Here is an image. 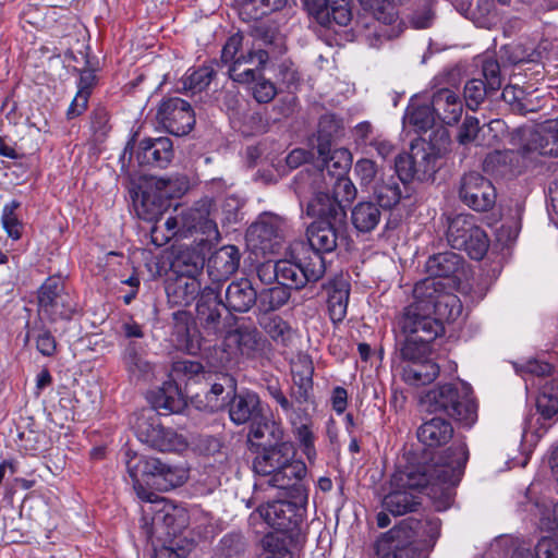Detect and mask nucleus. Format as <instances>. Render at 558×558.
<instances>
[{
	"label": "nucleus",
	"mask_w": 558,
	"mask_h": 558,
	"mask_svg": "<svg viewBox=\"0 0 558 558\" xmlns=\"http://www.w3.org/2000/svg\"><path fill=\"white\" fill-rule=\"evenodd\" d=\"M332 197L338 201L343 209L356 197V187L353 182L345 175L338 177L333 182Z\"/></svg>",
	"instance_id": "nucleus-61"
},
{
	"label": "nucleus",
	"mask_w": 558,
	"mask_h": 558,
	"mask_svg": "<svg viewBox=\"0 0 558 558\" xmlns=\"http://www.w3.org/2000/svg\"><path fill=\"white\" fill-rule=\"evenodd\" d=\"M324 289L327 292V306L329 317L333 323L342 322L347 316L350 284L343 278L329 280Z\"/></svg>",
	"instance_id": "nucleus-29"
},
{
	"label": "nucleus",
	"mask_w": 558,
	"mask_h": 558,
	"mask_svg": "<svg viewBox=\"0 0 558 558\" xmlns=\"http://www.w3.org/2000/svg\"><path fill=\"white\" fill-rule=\"evenodd\" d=\"M417 524L418 522L413 519L403 520L383 534L380 542L389 544V547L393 550L391 557H393L398 550L415 548L421 554L422 558H424L422 551L413 544Z\"/></svg>",
	"instance_id": "nucleus-32"
},
{
	"label": "nucleus",
	"mask_w": 558,
	"mask_h": 558,
	"mask_svg": "<svg viewBox=\"0 0 558 558\" xmlns=\"http://www.w3.org/2000/svg\"><path fill=\"white\" fill-rule=\"evenodd\" d=\"M411 150L417 180H426L436 171L437 155L430 144L412 143Z\"/></svg>",
	"instance_id": "nucleus-38"
},
{
	"label": "nucleus",
	"mask_w": 558,
	"mask_h": 558,
	"mask_svg": "<svg viewBox=\"0 0 558 558\" xmlns=\"http://www.w3.org/2000/svg\"><path fill=\"white\" fill-rule=\"evenodd\" d=\"M306 475V465L301 460L294 458L289 459V462L284 463L280 470L268 478V485L287 489L294 486L296 483L302 481Z\"/></svg>",
	"instance_id": "nucleus-39"
},
{
	"label": "nucleus",
	"mask_w": 558,
	"mask_h": 558,
	"mask_svg": "<svg viewBox=\"0 0 558 558\" xmlns=\"http://www.w3.org/2000/svg\"><path fill=\"white\" fill-rule=\"evenodd\" d=\"M359 2L365 11H369L384 25H390L397 20L393 0H359Z\"/></svg>",
	"instance_id": "nucleus-49"
},
{
	"label": "nucleus",
	"mask_w": 558,
	"mask_h": 558,
	"mask_svg": "<svg viewBox=\"0 0 558 558\" xmlns=\"http://www.w3.org/2000/svg\"><path fill=\"white\" fill-rule=\"evenodd\" d=\"M257 511L270 527L284 533H294L303 522L302 509L291 501L268 502Z\"/></svg>",
	"instance_id": "nucleus-17"
},
{
	"label": "nucleus",
	"mask_w": 558,
	"mask_h": 558,
	"mask_svg": "<svg viewBox=\"0 0 558 558\" xmlns=\"http://www.w3.org/2000/svg\"><path fill=\"white\" fill-rule=\"evenodd\" d=\"M20 206V202L13 199L4 205L1 215L2 227L13 240H19L22 236L23 223L15 214Z\"/></svg>",
	"instance_id": "nucleus-52"
},
{
	"label": "nucleus",
	"mask_w": 558,
	"mask_h": 558,
	"mask_svg": "<svg viewBox=\"0 0 558 558\" xmlns=\"http://www.w3.org/2000/svg\"><path fill=\"white\" fill-rule=\"evenodd\" d=\"M263 414L260 399L256 392L241 391L235 393L229 403L230 420L236 424H253Z\"/></svg>",
	"instance_id": "nucleus-24"
},
{
	"label": "nucleus",
	"mask_w": 558,
	"mask_h": 558,
	"mask_svg": "<svg viewBox=\"0 0 558 558\" xmlns=\"http://www.w3.org/2000/svg\"><path fill=\"white\" fill-rule=\"evenodd\" d=\"M162 545L155 549L154 558H186L193 548V543L186 538L161 542Z\"/></svg>",
	"instance_id": "nucleus-56"
},
{
	"label": "nucleus",
	"mask_w": 558,
	"mask_h": 558,
	"mask_svg": "<svg viewBox=\"0 0 558 558\" xmlns=\"http://www.w3.org/2000/svg\"><path fill=\"white\" fill-rule=\"evenodd\" d=\"M352 0H304L311 16L324 27L347 26L352 20Z\"/></svg>",
	"instance_id": "nucleus-18"
},
{
	"label": "nucleus",
	"mask_w": 558,
	"mask_h": 558,
	"mask_svg": "<svg viewBox=\"0 0 558 558\" xmlns=\"http://www.w3.org/2000/svg\"><path fill=\"white\" fill-rule=\"evenodd\" d=\"M317 151L322 159L320 169L314 172H300L293 181V189L295 194H304V185L307 183H320L325 177V172H327L331 179H336L338 177L345 175L347 171L351 167L352 157L350 151L345 148H337L331 150L330 145L318 143Z\"/></svg>",
	"instance_id": "nucleus-12"
},
{
	"label": "nucleus",
	"mask_w": 558,
	"mask_h": 558,
	"mask_svg": "<svg viewBox=\"0 0 558 558\" xmlns=\"http://www.w3.org/2000/svg\"><path fill=\"white\" fill-rule=\"evenodd\" d=\"M518 134L523 141L519 150H497L488 156L487 163L499 166L500 172L520 173L529 153L558 156V119L546 121L535 129H521Z\"/></svg>",
	"instance_id": "nucleus-4"
},
{
	"label": "nucleus",
	"mask_w": 558,
	"mask_h": 558,
	"mask_svg": "<svg viewBox=\"0 0 558 558\" xmlns=\"http://www.w3.org/2000/svg\"><path fill=\"white\" fill-rule=\"evenodd\" d=\"M248 440L260 448L289 442L284 439V430L280 423L267 418L264 413L251 424Z\"/></svg>",
	"instance_id": "nucleus-30"
},
{
	"label": "nucleus",
	"mask_w": 558,
	"mask_h": 558,
	"mask_svg": "<svg viewBox=\"0 0 558 558\" xmlns=\"http://www.w3.org/2000/svg\"><path fill=\"white\" fill-rule=\"evenodd\" d=\"M462 312L460 299L435 279H423L413 289V301L398 319L400 335L433 342L445 332L444 322L457 319Z\"/></svg>",
	"instance_id": "nucleus-2"
},
{
	"label": "nucleus",
	"mask_w": 558,
	"mask_h": 558,
	"mask_svg": "<svg viewBox=\"0 0 558 558\" xmlns=\"http://www.w3.org/2000/svg\"><path fill=\"white\" fill-rule=\"evenodd\" d=\"M536 409L543 421H558V380L553 379L542 387Z\"/></svg>",
	"instance_id": "nucleus-41"
},
{
	"label": "nucleus",
	"mask_w": 558,
	"mask_h": 558,
	"mask_svg": "<svg viewBox=\"0 0 558 558\" xmlns=\"http://www.w3.org/2000/svg\"><path fill=\"white\" fill-rule=\"evenodd\" d=\"M140 441L159 451H174L184 447L183 438L172 428H166L154 410H143L134 423Z\"/></svg>",
	"instance_id": "nucleus-13"
},
{
	"label": "nucleus",
	"mask_w": 558,
	"mask_h": 558,
	"mask_svg": "<svg viewBox=\"0 0 558 558\" xmlns=\"http://www.w3.org/2000/svg\"><path fill=\"white\" fill-rule=\"evenodd\" d=\"M122 361L131 378L140 379L151 372L150 364L137 353L134 342H130L125 348Z\"/></svg>",
	"instance_id": "nucleus-47"
},
{
	"label": "nucleus",
	"mask_w": 558,
	"mask_h": 558,
	"mask_svg": "<svg viewBox=\"0 0 558 558\" xmlns=\"http://www.w3.org/2000/svg\"><path fill=\"white\" fill-rule=\"evenodd\" d=\"M294 456L295 448L291 441L263 447L253 461V470L256 474L270 478Z\"/></svg>",
	"instance_id": "nucleus-20"
},
{
	"label": "nucleus",
	"mask_w": 558,
	"mask_h": 558,
	"mask_svg": "<svg viewBox=\"0 0 558 558\" xmlns=\"http://www.w3.org/2000/svg\"><path fill=\"white\" fill-rule=\"evenodd\" d=\"M468 460L466 445L458 442L448 448L436 462L398 472L393 476L398 488L384 497V509L393 515L417 511L421 506V497L416 494L418 489H426L430 498L440 499L445 508L451 499V487L460 482Z\"/></svg>",
	"instance_id": "nucleus-1"
},
{
	"label": "nucleus",
	"mask_w": 558,
	"mask_h": 558,
	"mask_svg": "<svg viewBox=\"0 0 558 558\" xmlns=\"http://www.w3.org/2000/svg\"><path fill=\"white\" fill-rule=\"evenodd\" d=\"M241 254L236 246L226 245L217 250L208 259L207 271L214 281H222L232 276L240 266Z\"/></svg>",
	"instance_id": "nucleus-25"
},
{
	"label": "nucleus",
	"mask_w": 558,
	"mask_h": 558,
	"mask_svg": "<svg viewBox=\"0 0 558 558\" xmlns=\"http://www.w3.org/2000/svg\"><path fill=\"white\" fill-rule=\"evenodd\" d=\"M338 221L324 219L313 221L307 228V240L313 251L318 253H330L338 245Z\"/></svg>",
	"instance_id": "nucleus-28"
},
{
	"label": "nucleus",
	"mask_w": 558,
	"mask_h": 558,
	"mask_svg": "<svg viewBox=\"0 0 558 558\" xmlns=\"http://www.w3.org/2000/svg\"><path fill=\"white\" fill-rule=\"evenodd\" d=\"M259 558H293L286 541L275 534H267L262 539Z\"/></svg>",
	"instance_id": "nucleus-54"
},
{
	"label": "nucleus",
	"mask_w": 558,
	"mask_h": 558,
	"mask_svg": "<svg viewBox=\"0 0 558 558\" xmlns=\"http://www.w3.org/2000/svg\"><path fill=\"white\" fill-rule=\"evenodd\" d=\"M453 436L451 423L441 417H434L422 424L417 430L421 442L428 447H438L447 444Z\"/></svg>",
	"instance_id": "nucleus-33"
},
{
	"label": "nucleus",
	"mask_w": 558,
	"mask_h": 558,
	"mask_svg": "<svg viewBox=\"0 0 558 558\" xmlns=\"http://www.w3.org/2000/svg\"><path fill=\"white\" fill-rule=\"evenodd\" d=\"M439 375V366L429 357L425 361H415L402 367V379L412 386L427 385Z\"/></svg>",
	"instance_id": "nucleus-35"
},
{
	"label": "nucleus",
	"mask_w": 558,
	"mask_h": 558,
	"mask_svg": "<svg viewBox=\"0 0 558 558\" xmlns=\"http://www.w3.org/2000/svg\"><path fill=\"white\" fill-rule=\"evenodd\" d=\"M299 262L281 259L277 262L278 283L287 289H301L306 286V275Z\"/></svg>",
	"instance_id": "nucleus-46"
},
{
	"label": "nucleus",
	"mask_w": 558,
	"mask_h": 558,
	"mask_svg": "<svg viewBox=\"0 0 558 558\" xmlns=\"http://www.w3.org/2000/svg\"><path fill=\"white\" fill-rule=\"evenodd\" d=\"M432 107L437 118L448 125L456 124L463 112L459 95L449 88H441L433 95Z\"/></svg>",
	"instance_id": "nucleus-27"
},
{
	"label": "nucleus",
	"mask_w": 558,
	"mask_h": 558,
	"mask_svg": "<svg viewBox=\"0 0 558 558\" xmlns=\"http://www.w3.org/2000/svg\"><path fill=\"white\" fill-rule=\"evenodd\" d=\"M125 464L130 476L142 475L147 484L159 490H170L183 485L189 478L187 469L162 461L156 457L140 456L128 450Z\"/></svg>",
	"instance_id": "nucleus-7"
},
{
	"label": "nucleus",
	"mask_w": 558,
	"mask_h": 558,
	"mask_svg": "<svg viewBox=\"0 0 558 558\" xmlns=\"http://www.w3.org/2000/svg\"><path fill=\"white\" fill-rule=\"evenodd\" d=\"M288 223L282 217L265 213L246 231V243L256 256L266 257L281 252L286 243Z\"/></svg>",
	"instance_id": "nucleus-9"
},
{
	"label": "nucleus",
	"mask_w": 558,
	"mask_h": 558,
	"mask_svg": "<svg viewBox=\"0 0 558 558\" xmlns=\"http://www.w3.org/2000/svg\"><path fill=\"white\" fill-rule=\"evenodd\" d=\"M459 197L473 210L487 211L494 207L497 194L490 180L472 171L461 178Z\"/></svg>",
	"instance_id": "nucleus-14"
},
{
	"label": "nucleus",
	"mask_w": 558,
	"mask_h": 558,
	"mask_svg": "<svg viewBox=\"0 0 558 558\" xmlns=\"http://www.w3.org/2000/svg\"><path fill=\"white\" fill-rule=\"evenodd\" d=\"M143 525L147 538L160 542L180 539L179 536L189 524L187 511L175 507L165 500L157 504V508L143 510Z\"/></svg>",
	"instance_id": "nucleus-10"
},
{
	"label": "nucleus",
	"mask_w": 558,
	"mask_h": 558,
	"mask_svg": "<svg viewBox=\"0 0 558 558\" xmlns=\"http://www.w3.org/2000/svg\"><path fill=\"white\" fill-rule=\"evenodd\" d=\"M264 344V339L256 327L251 325H239L229 330L223 339L226 349L235 350L241 355L254 356Z\"/></svg>",
	"instance_id": "nucleus-22"
},
{
	"label": "nucleus",
	"mask_w": 558,
	"mask_h": 558,
	"mask_svg": "<svg viewBox=\"0 0 558 558\" xmlns=\"http://www.w3.org/2000/svg\"><path fill=\"white\" fill-rule=\"evenodd\" d=\"M221 301L211 290L204 291L197 302L196 318L209 333L216 335L221 331Z\"/></svg>",
	"instance_id": "nucleus-31"
},
{
	"label": "nucleus",
	"mask_w": 558,
	"mask_h": 558,
	"mask_svg": "<svg viewBox=\"0 0 558 558\" xmlns=\"http://www.w3.org/2000/svg\"><path fill=\"white\" fill-rule=\"evenodd\" d=\"M252 95L258 104H268L277 95V88L275 84L263 76V72H259L255 82L251 83Z\"/></svg>",
	"instance_id": "nucleus-62"
},
{
	"label": "nucleus",
	"mask_w": 558,
	"mask_h": 558,
	"mask_svg": "<svg viewBox=\"0 0 558 558\" xmlns=\"http://www.w3.org/2000/svg\"><path fill=\"white\" fill-rule=\"evenodd\" d=\"M33 340L36 349L44 356H52L57 350V342L52 333L41 327H29L26 331L25 343Z\"/></svg>",
	"instance_id": "nucleus-50"
},
{
	"label": "nucleus",
	"mask_w": 558,
	"mask_h": 558,
	"mask_svg": "<svg viewBox=\"0 0 558 558\" xmlns=\"http://www.w3.org/2000/svg\"><path fill=\"white\" fill-rule=\"evenodd\" d=\"M189 187V179L182 174L143 178L132 195L137 216L147 221L157 220L168 208L169 201L181 197Z\"/></svg>",
	"instance_id": "nucleus-5"
},
{
	"label": "nucleus",
	"mask_w": 558,
	"mask_h": 558,
	"mask_svg": "<svg viewBox=\"0 0 558 558\" xmlns=\"http://www.w3.org/2000/svg\"><path fill=\"white\" fill-rule=\"evenodd\" d=\"M313 367L306 363L303 374L293 371V381L298 389L293 392L295 400L300 403L306 402L313 388Z\"/></svg>",
	"instance_id": "nucleus-59"
},
{
	"label": "nucleus",
	"mask_w": 558,
	"mask_h": 558,
	"mask_svg": "<svg viewBox=\"0 0 558 558\" xmlns=\"http://www.w3.org/2000/svg\"><path fill=\"white\" fill-rule=\"evenodd\" d=\"M446 239L448 244L464 251L472 259L481 260L487 253L489 240L471 214L447 217Z\"/></svg>",
	"instance_id": "nucleus-8"
},
{
	"label": "nucleus",
	"mask_w": 558,
	"mask_h": 558,
	"mask_svg": "<svg viewBox=\"0 0 558 558\" xmlns=\"http://www.w3.org/2000/svg\"><path fill=\"white\" fill-rule=\"evenodd\" d=\"M156 118L169 133L177 136L187 134L195 124L191 105L179 97L165 99L158 107Z\"/></svg>",
	"instance_id": "nucleus-16"
},
{
	"label": "nucleus",
	"mask_w": 558,
	"mask_h": 558,
	"mask_svg": "<svg viewBox=\"0 0 558 558\" xmlns=\"http://www.w3.org/2000/svg\"><path fill=\"white\" fill-rule=\"evenodd\" d=\"M204 373L199 362L178 360L172 363L170 376L174 381H190Z\"/></svg>",
	"instance_id": "nucleus-55"
},
{
	"label": "nucleus",
	"mask_w": 558,
	"mask_h": 558,
	"mask_svg": "<svg viewBox=\"0 0 558 558\" xmlns=\"http://www.w3.org/2000/svg\"><path fill=\"white\" fill-rule=\"evenodd\" d=\"M151 404V410L156 413L162 410L165 414H170L181 412L185 407V401L178 387L167 383L154 393Z\"/></svg>",
	"instance_id": "nucleus-37"
},
{
	"label": "nucleus",
	"mask_w": 558,
	"mask_h": 558,
	"mask_svg": "<svg viewBox=\"0 0 558 558\" xmlns=\"http://www.w3.org/2000/svg\"><path fill=\"white\" fill-rule=\"evenodd\" d=\"M216 76L213 64H205L191 73H187L183 80V87L192 93H199L206 89Z\"/></svg>",
	"instance_id": "nucleus-48"
},
{
	"label": "nucleus",
	"mask_w": 558,
	"mask_h": 558,
	"mask_svg": "<svg viewBox=\"0 0 558 558\" xmlns=\"http://www.w3.org/2000/svg\"><path fill=\"white\" fill-rule=\"evenodd\" d=\"M76 311V303L72 295L68 292L58 296L51 305L41 311L50 320L70 319Z\"/></svg>",
	"instance_id": "nucleus-51"
},
{
	"label": "nucleus",
	"mask_w": 558,
	"mask_h": 558,
	"mask_svg": "<svg viewBox=\"0 0 558 558\" xmlns=\"http://www.w3.org/2000/svg\"><path fill=\"white\" fill-rule=\"evenodd\" d=\"M536 558H558V532L542 536L535 545Z\"/></svg>",
	"instance_id": "nucleus-64"
},
{
	"label": "nucleus",
	"mask_w": 558,
	"mask_h": 558,
	"mask_svg": "<svg viewBox=\"0 0 558 558\" xmlns=\"http://www.w3.org/2000/svg\"><path fill=\"white\" fill-rule=\"evenodd\" d=\"M372 195L381 209L395 208L403 198L410 196V189L407 184L396 178L395 174L381 177L372 186Z\"/></svg>",
	"instance_id": "nucleus-21"
},
{
	"label": "nucleus",
	"mask_w": 558,
	"mask_h": 558,
	"mask_svg": "<svg viewBox=\"0 0 558 558\" xmlns=\"http://www.w3.org/2000/svg\"><path fill=\"white\" fill-rule=\"evenodd\" d=\"M64 286L59 278H48L40 287L38 293L39 311L41 312L61 294H66Z\"/></svg>",
	"instance_id": "nucleus-58"
},
{
	"label": "nucleus",
	"mask_w": 558,
	"mask_h": 558,
	"mask_svg": "<svg viewBox=\"0 0 558 558\" xmlns=\"http://www.w3.org/2000/svg\"><path fill=\"white\" fill-rule=\"evenodd\" d=\"M399 337L400 356L404 363L425 361L429 357L432 342H425L415 336L400 335Z\"/></svg>",
	"instance_id": "nucleus-45"
},
{
	"label": "nucleus",
	"mask_w": 558,
	"mask_h": 558,
	"mask_svg": "<svg viewBox=\"0 0 558 558\" xmlns=\"http://www.w3.org/2000/svg\"><path fill=\"white\" fill-rule=\"evenodd\" d=\"M178 275L168 281L166 292L169 303L189 306L198 296L202 284L198 276L203 274L204 259L199 256H184L177 260Z\"/></svg>",
	"instance_id": "nucleus-11"
},
{
	"label": "nucleus",
	"mask_w": 558,
	"mask_h": 558,
	"mask_svg": "<svg viewBox=\"0 0 558 558\" xmlns=\"http://www.w3.org/2000/svg\"><path fill=\"white\" fill-rule=\"evenodd\" d=\"M291 293L289 289L280 283L275 287L263 289L257 293V308L264 315L276 312L284 306L290 300Z\"/></svg>",
	"instance_id": "nucleus-44"
},
{
	"label": "nucleus",
	"mask_w": 558,
	"mask_h": 558,
	"mask_svg": "<svg viewBox=\"0 0 558 558\" xmlns=\"http://www.w3.org/2000/svg\"><path fill=\"white\" fill-rule=\"evenodd\" d=\"M462 260V257L453 252H442L430 256L425 264L426 271L430 276L428 279H435L444 284L440 278L454 275Z\"/></svg>",
	"instance_id": "nucleus-34"
},
{
	"label": "nucleus",
	"mask_w": 558,
	"mask_h": 558,
	"mask_svg": "<svg viewBox=\"0 0 558 558\" xmlns=\"http://www.w3.org/2000/svg\"><path fill=\"white\" fill-rule=\"evenodd\" d=\"M435 117L437 116L433 107L427 105L417 106L408 112L409 123L421 132H425L434 125Z\"/></svg>",
	"instance_id": "nucleus-60"
},
{
	"label": "nucleus",
	"mask_w": 558,
	"mask_h": 558,
	"mask_svg": "<svg viewBox=\"0 0 558 558\" xmlns=\"http://www.w3.org/2000/svg\"><path fill=\"white\" fill-rule=\"evenodd\" d=\"M217 215L218 209L214 199L202 198L192 207L182 210L183 227L187 229L189 235L201 233L206 241L218 240Z\"/></svg>",
	"instance_id": "nucleus-15"
},
{
	"label": "nucleus",
	"mask_w": 558,
	"mask_h": 558,
	"mask_svg": "<svg viewBox=\"0 0 558 558\" xmlns=\"http://www.w3.org/2000/svg\"><path fill=\"white\" fill-rule=\"evenodd\" d=\"M299 265L302 268V272L306 275V281H317L325 274L326 266L324 257L320 253L315 251H310L307 255L300 258Z\"/></svg>",
	"instance_id": "nucleus-53"
},
{
	"label": "nucleus",
	"mask_w": 558,
	"mask_h": 558,
	"mask_svg": "<svg viewBox=\"0 0 558 558\" xmlns=\"http://www.w3.org/2000/svg\"><path fill=\"white\" fill-rule=\"evenodd\" d=\"M252 43L244 44L241 33L231 35L222 47L220 62L228 66L229 77L239 84L248 85L256 81L271 56L283 51V39L271 28L256 26Z\"/></svg>",
	"instance_id": "nucleus-3"
},
{
	"label": "nucleus",
	"mask_w": 558,
	"mask_h": 558,
	"mask_svg": "<svg viewBox=\"0 0 558 558\" xmlns=\"http://www.w3.org/2000/svg\"><path fill=\"white\" fill-rule=\"evenodd\" d=\"M159 218L157 220H153L155 225L150 230L151 242L157 246H162L168 243L173 236L186 238L189 236L187 229L183 227L182 221V210L175 215L170 216L166 219L162 227L166 229V232L161 231V226L158 225Z\"/></svg>",
	"instance_id": "nucleus-40"
},
{
	"label": "nucleus",
	"mask_w": 558,
	"mask_h": 558,
	"mask_svg": "<svg viewBox=\"0 0 558 558\" xmlns=\"http://www.w3.org/2000/svg\"><path fill=\"white\" fill-rule=\"evenodd\" d=\"M173 158V144L169 137L146 138L140 142L136 159L140 165L166 168Z\"/></svg>",
	"instance_id": "nucleus-23"
},
{
	"label": "nucleus",
	"mask_w": 558,
	"mask_h": 558,
	"mask_svg": "<svg viewBox=\"0 0 558 558\" xmlns=\"http://www.w3.org/2000/svg\"><path fill=\"white\" fill-rule=\"evenodd\" d=\"M471 393L463 383L437 385L421 398V404L429 413H445L470 427L477 420V404Z\"/></svg>",
	"instance_id": "nucleus-6"
},
{
	"label": "nucleus",
	"mask_w": 558,
	"mask_h": 558,
	"mask_svg": "<svg viewBox=\"0 0 558 558\" xmlns=\"http://www.w3.org/2000/svg\"><path fill=\"white\" fill-rule=\"evenodd\" d=\"M305 186V192L302 195L296 194L300 198L304 197L307 192L313 191L314 197L308 202L306 214L311 217L316 218V220H327V221H339L345 217V210L343 206H340L338 201L332 197L327 192L320 191V183H307Z\"/></svg>",
	"instance_id": "nucleus-19"
},
{
	"label": "nucleus",
	"mask_w": 558,
	"mask_h": 558,
	"mask_svg": "<svg viewBox=\"0 0 558 558\" xmlns=\"http://www.w3.org/2000/svg\"><path fill=\"white\" fill-rule=\"evenodd\" d=\"M501 97L507 102L511 110L519 113H525L530 111L524 102L525 92L517 85H507L501 93Z\"/></svg>",
	"instance_id": "nucleus-63"
},
{
	"label": "nucleus",
	"mask_w": 558,
	"mask_h": 558,
	"mask_svg": "<svg viewBox=\"0 0 558 558\" xmlns=\"http://www.w3.org/2000/svg\"><path fill=\"white\" fill-rule=\"evenodd\" d=\"M172 318L179 345L189 354H196L201 349V343L197 337L191 335L190 314L185 311H177L172 314Z\"/></svg>",
	"instance_id": "nucleus-43"
},
{
	"label": "nucleus",
	"mask_w": 558,
	"mask_h": 558,
	"mask_svg": "<svg viewBox=\"0 0 558 558\" xmlns=\"http://www.w3.org/2000/svg\"><path fill=\"white\" fill-rule=\"evenodd\" d=\"M258 323L276 344L289 345L293 338V330L287 320L278 315H264L258 318Z\"/></svg>",
	"instance_id": "nucleus-42"
},
{
	"label": "nucleus",
	"mask_w": 558,
	"mask_h": 558,
	"mask_svg": "<svg viewBox=\"0 0 558 558\" xmlns=\"http://www.w3.org/2000/svg\"><path fill=\"white\" fill-rule=\"evenodd\" d=\"M257 304V292L246 278L232 281L225 295L223 307L238 313L248 312Z\"/></svg>",
	"instance_id": "nucleus-26"
},
{
	"label": "nucleus",
	"mask_w": 558,
	"mask_h": 558,
	"mask_svg": "<svg viewBox=\"0 0 558 558\" xmlns=\"http://www.w3.org/2000/svg\"><path fill=\"white\" fill-rule=\"evenodd\" d=\"M493 94L482 80L473 78L464 86V100L470 110H476L487 95Z\"/></svg>",
	"instance_id": "nucleus-57"
},
{
	"label": "nucleus",
	"mask_w": 558,
	"mask_h": 558,
	"mask_svg": "<svg viewBox=\"0 0 558 558\" xmlns=\"http://www.w3.org/2000/svg\"><path fill=\"white\" fill-rule=\"evenodd\" d=\"M381 220V208L374 202L357 203L351 211L353 227L361 233L372 232Z\"/></svg>",
	"instance_id": "nucleus-36"
}]
</instances>
